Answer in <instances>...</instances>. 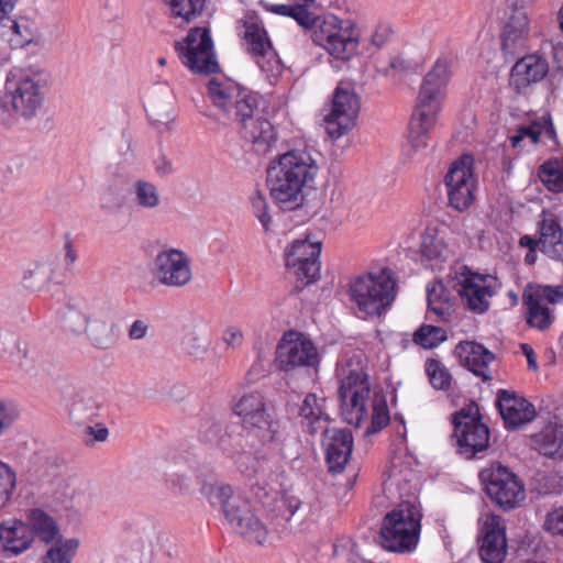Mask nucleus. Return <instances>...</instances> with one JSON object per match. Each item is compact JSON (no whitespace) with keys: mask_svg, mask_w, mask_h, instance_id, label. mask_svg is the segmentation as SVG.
Masks as SVG:
<instances>
[{"mask_svg":"<svg viewBox=\"0 0 563 563\" xmlns=\"http://www.w3.org/2000/svg\"><path fill=\"white\" fill-rule=\"evenodd\" d=\"M252 206L255 212L256 218L263 225L265 232L269 231V224L272 221L271 216L268 214V206L264 196L260 192L256 194L252 199Z\"/></svg>","mask_w":563,"mask_h":563,"instance_id":"52","label":"nucleus"},{"mask_svg":"<svg viewBox=\"0 0 563 563\" xmlns=\"http://www.w3.org/2000/svg\"><path fill=\"white\" fill-rule=\"evenodd\" d=\"M389 68L393 69L394 74H399L400 77L416 71V67L401 57L393 58L389 63Z\"/></svg>","mask_w":563,"mask_h":563,"instance_id":"58","label":"nucleus"},{"mask_svg":"<svg viewBox=\"0 0 563 563\" xmlns=\"http://www.w3.org/2000/svg\"><path fill=\"white\" fill-rule=\"evenodd\" d=\"M343 373L344 377L338 388L341 416L346 423L360 427L367 413L366 402L371 394L369 376L358 355L350 358Z\"/></svg>","mask_w":563,"mask_h":563,"instance_id":"7","label":"nucleus"},{"mask_svg":"<svg viewBox=\"0 0 563 563\" xmlns=\"http://www.w3.org/2000/svg\"><path fill=\"white\" fill-rule=\"evenodd\" d=\"M201 494L212 506H219L232 528L249 543L265 545L268 530L254 515L250 503L230 485L203 484Z\"/></svg>","mask_w":563,"mask_h":563,"instance_id":"4","label":"nucleus"},{"mask_svg":"<svg viewBox=\"0 0 563 563\" xmlns=\"http://www.w3.org/2000/svg\"><path fill=\"white\" fill-rule=\"evenodd\" d=\"M531 448L547 457L562 459L563 424L549 423L539 432L532 434Z\"/></svg>","mask_w":563,"mask_h":563,"instance_id":"33","label":"nucleus"},{"mask_svg":"<svg viewBox=\"0 0 563 563\" xmlns=\"http://www.w3.org/2000/svg\"><path fill=\"white\" fill-rule=\"evenodd\" d=\"M538 230L541 252L554 261L563 262V229L558 218L542 210Z\"/></svg>","mask_w":563,"mask_h":563,"instance_id":"28","label":"nucleus"},{"mask_svg":"<svg viewBox=\"0 0 563 563\" xmlns=\"http://www.w3.org/2000/svg\"><path fill=\"white\" fill-rule=\"evenodd\" d=\"M266 407L265 398L262 394L255 391L244 395L235 405L234 411L242 418V421L246 418L255 415Z\"/></svg>","mask_w":563,"mask_h":563,"instance_id":"45","label":"nucleus"},{"mask_svg":"<svg viewBox=\"0 0 563 563\" xmlns=\"http://www.w3.org/2000/svg\"><path fill=\"white\" fill-rule=\"evenodd\" d=\"M451 66L452 60L449 57H439L420 85L407 135L413 152H420L428 146L430 131L442 110V101L452 75Z\"/></svg>","mask_w":563,"mask_h":563,"instance_id":"2","label":"nucleus"},{"mask_svg":"<svg viewBox=\"0 0 563 563\" xmlns=\"http://www.w3.org/2000/svg\"><path fill=\"white\" fill-rule=\"evenodd\" d=\"M543 527L553 536H563V507L555 508L549 512Z\"/></svg>","mask_w":563,"mask_h":563,"instance_id":"53","label":"nucleus"},{"mask_svg":"<svg viewBox=\"0 0 563 563\" xmlns=\"http://www.w3.org/2000/svg\"><path fill=\"white\" fill-rule=\"evenodd\" d=\"M166 476V481L179 489L188 488L191 482V472L184 464L172 467Z\"/></svg>","mask_w":563,"mask_h":563,"instance_id":"51","label":"nucleus"},{"mask_svg":"<svg viewBox=\"0 0 563 563\" xmlns=\"http://www.w3.org/2000/svg\"><path fill=\"white\" fill-rule=\"evenodd\" d=\"M24 522L30 529L32 543L38 540L48 545L63 536L57 520L42 508L29 509Z\"/></svg>","mask_w":563,"mask_h":563,"instance_id":"29","label":"nucleus"},{"mask_svg":"<svg viewBox=\"0 0 563 563\" xmlns=\"http://www.w3.org/2000/svg\"><path fill=\"white\" fill-rule=\"evenodd\" d=\"M184 343L186 344L188 352L195 356L203 354L208 349L207 339L201 335H195L194 332L185 338Z\"/></svg>","mask_w":563,"mask_h":563,"instance_id":"56","label":"nucleus"},{"mask_svg":"<svg viewBox=\"0 0 563 563\" xmlns=\"http://www.w3.org/2000/svg\"><path fill=\"white\" fill-rule=\"evenodd\" d=\"M350 296L360 311L379 318L387 309V266L357 277L350 287Z\"/></svg>","mask_w":563,"mask_h":563,"instance_id":"14","label":"nucleus"},{"mask_svg":"<svg viewBox=\"0 0 563 563\" xmlns=\"http://www.w3.org/2000/svg\"><path fill=\"white\" fill-rule=\"evenodd\" d=\"M319 172L317 162L305 150H291L279 155L267 168L271 196L284 210H294L303 202V187L314 181Z\"/></svg>","mask_w":563,"mask_h":563,"instance_id":"3","label":"nucleus"},{"mask_svg":"<svg viewBox=\"0 0 563 563\" xmlns=\"http://www.w3.org/2000/svg\"><path fill=\"white\" fill-rule=\"evenodd\" d=\"M518 132L523 134V137H530L532 143H538L540 135L542 134L541 123L532 122L530 125H520Z\"/></svg>","mask_w":563,"mask_h":563,"instance_id":"60","label":"nucleus"},{"mask_svg":"<svg viewBox=\"0 0 563 563\" xmlns=\"http://www.w3.org/2000/svg\"><path fill=\"white\" fill-rule=\"evenodd\" d=\"M496 280L492 276L477 274L464 267L453 288L471 311L483 313L489 308Z\"/></svg>","mask_w":563,"mask_h":563,"instance_id":"18","label":"nucleus"},{"mask_svg":"<svg viewBox=\"0 0 563 563\" xmlns=\"http://www.w3.org/2000/svg\"><path fill=\"white\" fill-rule=\"evenodd\" d=\"M428 311L439 320L448 321L455 305L454 289H450L443 280L434 279L427 287Z\"/></svg>","mask_w":563,"mask_h":563,"instance_id":"32","label":"nucleus"},{"mask_svg":"<svg viewBox=\"0 0 563 563\" xmlns=\"http://www.w3.org/2000/svg\"><path fill=\"white\" fill-rule=\"evenodd\" d=\"M354 548L355 543L351 540H341L333 544V555L335 558L346 556V559L352 563H357L353 555Z\"/></svg>","mask_w":563,"mask_h":563,"instance_id":"57","label":"nucleus"},{"mask_svg":"<svg viewBox=\"0 0 563 563\" xmlns=\"http://www.w3.org/2000/svg\"><path fill=\"white\" fill-rule=\"evenodd\" d=\"M13 110L24 119L36 115L44 101V92L38 80L30 76L16 78L10 74L5 82Z\"/></svg>","mask_w":563,"mask_h":563,"instance_id":"19","label":"nucleus"},{"mask_svg":"<svg viewBox=\"0 0 563 563\" xmlns=\"http://www.w3.org/2000/svg\"><path fill=\"white\" fill-rule=\"evenodd\" d=\"M85 427V434L91 435L93 441L103 442L107 440L109 435V430L102 423H96V426H91L88 423Z\"/></svg>","mask_w":563,"mask_h":563,"instance_id":"59","label":"nucleus"},{"mask_svg":"<svg viewBox=\"0 0 563 563\" xmlns=\"http://www.w3.org/2000/svg\"><path fill=\"white\" fill-rule=\"evenodd\" d=\"M154 164L156 173L162 177H166L174 173L173 163L165 155H159L155 159Z\"/></svg>","mask_w":563,"mask_h":563,"instance_id":"62","label":"nucleus"},{"mask_svg":"<svg viewBox=\"0 0 563 563\" xmlns=\"http://www.w3.org/2000/svg\"><path fill=\"white\" fill-rule=\"evenodd\" d=\"M473 165V156L463 154L451 164L444 177L449 205L459 212L467 210L475 200L476 178Z\"/></svg>","mask_w":563,"mask_h":563,"instance_id":"15","label":"nucleus"},{"mask_svg":"<svg viewBox=\"0 0 563 563\" xmlns=\"http://www.w3.org/2000/svg\"><path fill=\"white\" fill-rule=\"evenodd\" d=\"M530 35V19L522 8L510 9L500 34V46L504 54L516 55L526 48Z\"/></svg>","mask_w":563,"mask_h":563,"instance_id":"25","label":"nucleus"},{"mask_svg":"<svg viewBox=\"0 0 563 563\" xmlns=\"http://www.w3.org/2000/svg\"><path fill=\"white\" fill-rule=\"evenodd\" d=\"M549 73V64L544 57L534 53L519 58L510 69L509 86L517 93H526L527 89L543 80Z\"/></svg>","mask_w":563,"mask_h":563,"instance_id":"23","label":"nucleus"},{"mask_svg":"<svg viewBox=\"0 0 563 563\" xmlns=\"http://www.w3.org/2000/svg\"><path fill=\"white\" fill-rule=\"evenodd\" d=\"M325 462L332 474L342 473L353 451V435L349 429H324Z\"/></svg>","mask_w":563,"mask_h":563,"instance_id":"24","label":"nucleus"},{"mask_svg":"<svg viewBox=\"0 0 563 563\" xmlns=\"http://www.w3.org/2000/svg\"><path fill=\"white\" fill-rule=\"evenodd\" d=\"M16 485L15 473L0 461V508L4 507L11 499Z\"/></svg>","mask_w":563,"mask_h":563,"instance_id":"48","label":"nucleus"},{"mask_svg":"<svg viewBox=\"0 0 563 563\" xmlns=\"http://www.w3.org/2000/svg\"><path fill=\"white\" fill-rule=\"evenodd\" d=\"M496 406L508 430H516L536 418L532 402L514 391L499 389Z\"/></svg>","mask_w":563,"mask_h":563,"instance_id":"21","label":"nucleus"},{"mask_svg":"<svg viewBox=\"0 0 563 563\" xmlns=\"http://www.w3.org/2000/svg\"><path fill=\"white\" fill-rule=\"evenodd\" d=\"M64 329L75 335L86 334L98 349H108L114 342L111 308L101 300L86 303L82 310L68 307L64 314Z\"/></svg>","mask_w":563,"mask_h":563,"instance_id":"6","label":"nucleus"},{"mask_svg":"<svg viewBox=\"0 0 563 563\" xmlns=\"http://www.w3.org/2000/svg\"><path fill=\"white\" fill-rule=\"evenodd\" d=\"M245 428L257 429L265 444L278 451L283 456H286L285 443L289 435L287 428L280 420L273 418L266 410V407H264L261 411L246 418L242 426H230L225 434L220 438L219 446L229 457L242 456L249 448L247 440L242 433Z\"/></svg>","mask_w":563,"mask_h":563,"instance_id":"5","label":"nucleus"},{"mask_svg":"<svg viewBox=\"0 0 563 563\" xmlns=\"http://www.w3.org/2000/svg\"><path fill=\"white\" fill-rule=\"evenodd\" d=\"M540 123H541L542 133H544V135L549 140L553 141L554 143H558L556 131H555V128H554V124H553L550 113L544 114L541 118Z\"/></svg>","mask_w":563,"mask_h":563,"instance_id":"63","label":"nucleus"},{"mask_svg":"<svg viewBox=\"0 0 563 563\" xmlns=\"http://www.w3.org/2000/svg\"><path fill=\"white\" fill-rule=\"evenodd\" d=\"M153 275L162 285L185 286L191 280L189 257L177 249L162 251L154 260Z\"/></svg>","mask_w":563,"mask_h":563,"instance_id":"20","label":"nucleus"},{"mask_svg":"<svg viewBox=\"0 0 563 563\" xmlns=\"http://www.w3.org/2000/svg\"><path fill=\"white\" fill-rule=\"evenodd\" d=\"M148 325L143 320H135L129 329V338L131 340H141L147 333Z\"/></svg>","mask_w":563,"mask_h":563,"instance_id":"64","label":"nucleus"},{"mask_svg":"<svg viewBox=\"0 0 563 563\" xmlns=\"http://www.w3.org/2000/svg\"><path fill=\"white\" fill-rule=\"evenodd\" d=\"M244 38L249 46V53L262 70H268L264 59L276 57V52L265 27L257 21L250 19L244 21Z\"/></svg>","mask_w":563,"mask_h":563,"instance_id":"30","label":"nucleus"},{"mask_svg":"<svg viewBox=\"0 0 563 563\" xmlns=\"http://www.w3.org/2000/svg\"><path fill=\"white\" fill-rule=\"evenodd\" d=\"M419 504L404 500L389 511V553L410 555L418 549L422 531Z\"/></svg>","mask_w":563,"mask_h":563,"instance_id":"8","label":"nucleus"},{"mask_svg":"<svg viewBox=\"0 0 563 563\" xmlns=\"http://www.w3.org/2000/svg\"><path fill=\"white\" fill-rule=\"evenodd\" d=\"M539 178L552 192L563 191V159H549L539 168Z\"/></svg>","mask_w":563,"mask_h":563,"instance_id":"40","label":"nucleus"},{"mask_svg":"<svg viewBox=\"0 0 563 563\" xmlns=\"http://www.w3.org/2000/svg\"><path fill=\"white\" fill-rule=\"evenodd\" d=\"M128 202L126 189L123 185L111 184L100 195V209L110 216L118 214Z\"/></svg>","mask_w":563,"mask_h":563,"instance_id":"38","label":"nucleus"},{"mask_svg":"<svg viewBox=\"0 0 563 563\" xmlns=\"http://www.w3.org/2000/svg\"><path fill=\"white\" fill-rule=\"evenodd\" d=\"M175 51L183 64L195 74L210 75L219 70L213 42L207 27L191 29L183 42H175Z\"/></svg>","mask_w":563,"mask_h":563,"instance_id":"12","label":"nucleus"},{"mask_svg":"<svg viewBox=\"0 0 563 563\" xmlns=\"http://www.w3.org/2000/svg\"><path fill=\"white\" fill-rule=\"evenodd\" d=\"M454 354L462 366L482 378L484 383L492 382L489 365L495 361V354L482 343L462 341L455 346Z\"/></svg>","mask_w":563,"mask_h":563,"instance_id":"26","label":"nucleus"},{"mask_svg":"<svg viewBox=\"0 0 563 563\" xmlns=\"http://www.w3.org/2000/svg\"><path fill=\"white\" fill-rule=\"evenodd\" d=\"M302 507L301 500L292 495L283 496L276 505L279 517L285 521H289Z\"/></svg>","mask_w":563,"mask_h":563,"instance_id":"50","label":"nucleus"},{"mask_svg":"<svg viewBox=\"0 0 563 563\" xmlns=\"http://www.w3.org/2000/svg\"><path fill=\"white\" fill-rule=\"evenodd\" d=\"M492 503L504 511L516 509L526 498L522 481L509 467L493 463L479 473Z\"/></svg>","mask_w":563,"mask_h":563,"instance_id":"10","label":"nucleus"},{"mask_svg":"<svg viewBox=\"0 0 563 563\" xmlns=\"http://www.w3.org/2000/svg\"><path fill=\"white\" fill-rule=\"evenodd\" d=\"M446 331L441 327L422 324L413 333V342L423 349H433L446 340Z\"/></svg>","mask_w":563,"mask_h":563,"instance_id":"42","label":"nucleus"},{"mask_svg":"<svg viewBox=\"0 0 563 563\" xmlns=\"http://www.w3.org/2000/svg\"><path fill=\"white\" fill-rule=\"evenodd\" d=\"M426 373L430 384L435 389L448 390L450 388L452 376L440 361L429 358L426 362Z\"/></svg>","mask_w":563,"mask_h":563,"instance_id":"44","label":"nucleus"},{"mask_svg":"<svg viewBox=\"0 0 563 563\" xmlns=\"http://www.w3.org/2000/svg\"><path fill=\"white\" fill-rule=\"evenodd\" d=\"M170 7L174 16H179L190 23L203 12L206 0H163Z\"/></svg>","mask_w":563,"mask_h":563,"instance_id":"41","label":"nucleus"},{"mask_svg":"<svg viewBox=\"0 0 563 563\" xmlns=\"http://www.w3.org/2000/svg\"><path fill=\"white\" fill-rule=\"evenodd\" d=\"M290 18L305 29L312 27L316 22L313 14L303 4H294Z\"/></svg>","mask_w":563,"mask_h":563,"instance_id":"55","label":"nucleus"},{"mask_svg":"<svg viewBox=\"0 0 563 563\" xmlns=\"http://www.w3.org/2000/svg\"><path fill=\"white\" fill-rule=\"evenodd\" d=\"M145 110L150 120L155 123L167 124L173 121V92L169 87L159 86L158 92L147 100Z\"/></svg>","mask_w":563,"mask_h":563,"instance_id":"35","label":"nucleus"},{"mask_svg":"<svg viewBox=\"0 0 563 563\" xmlns=\"http://www.w3.org/2000/svg\"><path fill=\"white\" fill-rule=\"evenodd\" d=\"M454 433L459 452L467 459L485 451L489 445V429L482 422L475 404L453 415Z\"/></svg>","mask_w":563,"mask_h":563,"instance_id":"13","label":"nucleus"},{"mask_svg":"<svg viewBox=\"0 0 563 563\" xmlns=\"http://www.w3.org/2000/svg\"><path fill=\"white\" fill-rule=\"evenodd\" d=\"M30 529L24 520L8 519L0 522V554L7 559L18 556L32 547Z\"/></svg>","mask_w":563,"mask_h":563,"instance_id":"27","label":"nucleus"},{"mask_svg":"<svg viewBox=\"0 0 563 563\" xmlns=\"http://www.w3.org/2000/svg\"><path fill=\"white\" fill-rule=\"evenodd\" d=\"M321 242H311L309 239L295 240L285 251V263L292 268L301 288L320 278Z\"/></svg>","mask_w":563,"mask_h":563,"instance_id":"17","label":"nucleus"},{"mask_svg":"<svg viewBox=\"0 0 563 563\" xmlns=\"http://www.w3.org/2000/svg\"><path fill=\"white\" fill-rule=\"evenodd\" d=\"M419 253L422 258L435 261L445 257L446 247L442 239L426 233L421 235Z\"/></svg>","mask_w":563,"mask_h":563,"instance_id":"47","label":"nucleus"},{"mask_svg":"<svg viewBox=\"0 0 563 563\" xmlns=\"http://www.w3.org/2000/svg\"><path fill=\"white\" fill-rule=\"evenodd\" d=\"M479 555L484 563H503L507 555L506 527L500 516L490 514L482 526Z\"/></svg>","mask_w":563,"mask_h":563,"instance_id":"22","label":"nucleus"},{"mask_svg":"<svg viewBox=\"0 0 563 563\" xmlns=\"http://www.w3.org/2000/svg\"><path fill=\"white\" fill-rule=\"evenodd\" d=\"M323 47L338 59H349L357 48V41L352 36H344L339 32L328 33Z\"/></svg>","mask_w":563,"mask_h":563,"instance_id":"39","label":"nucleus"},{"mask_svg":"<svg viewBox=\"0 0 563 563\" xmlns=\"http://www.w3.org/2000/svg\"><path fill=\"white\" fill-rule=\"evenodd\" d=\"M18 415L12 404L0 400V435L12 426Z\"/></svg>","mask_w":563,"mask_h":563,"instance_id":"54","label":"nucleus"},{"mask_svg":"<svg viewBox=\"0 0 563 563\" xmlns=\"http://www.w3.org/2000/svg\"><path fill=\"white\" fill-rule=\"evenodd\" d=\"M101 402L92 395L78 393L68 408V418L71 423L84 427L92 423L100 416Z\"/></svg>","mask_w":563,"mask_h":563,"instance_id":"34","label":"nucleus"},{"mask_svg":"<svg viewBox=\"0 0 563 563\" xmlns=\"http://www.w3.org/2000/svg\"><path fill=\"white\" fill-rule=\"evenodd\" d=\"M135 202L142 209H154L161 199L157 187L146 180H137L134 185Z\"/></svg>","mask_w":563,"mask_h":563,"instance_id":"43","label":"nucleus"},{"mask_svg":"<svg viewBox=\"0 0 563 563\" xmlns=\"http://www.w3.org/2000/svg\"><path fill=\"white\" fill-rule=\"evenodd\" d=\"M320 357L313 342L303 333L290 330L283 334L276 346V367L287 374L317 368Z\"/></svg>","mask_w":563,"mask_h":563,"instance_id":"11","label":"nucleus"},{"mask_svg":"<svg viewBox=\"0 0 563 563\" xmlns=\"http://www.w3.org/2000/svg\"><path fill=\"white\" fill-rule=\"evenodd\" d=\"M563 302V286L528 283L522 291V312L527 325L544 332L555 321L554 306Z\"/></svg>","mask_w":563,"mask_h":563,"instance_id":"9","label":"nucleus"},{"mask_svg":"<svg viewBox=\"0 0 563 563\" xmlns=\"http://www.w3.org/2000/svg\"><path fill=\"white\" fill-rule=\"evenodd\" d=\"M124 529L135 537L150 554L154 543L158 541V531L156 525L144 517L135 518L124 522Z\"/></svg>","mask_w":563,"mask_h":563,"instance_id":"36","label":"nucleus"},{"mask_svg":"<svg viewBox=\"0 0 563 563\" xmlns=\"http://www.w3.org/2000/svg\"><path fill=\"white\" fill-rule=\"evenodd\" d=\"M243 334L242 331L235 327H230L223 334V341L228 346H239L242 343Z\"/></svg>","mask_w":563,"mask_h":563,"instance_id":"61","label":"nucleus"},{"mask_svg":"<svg viewBox=\"0 0 563 563\" xmlns=\"http://www.w3.org/2000/svg\"><path fill=\"white\" fill-rule=\"evenodd\" d=\"M24 279L29 288L37 289L51 280V269L45 264L37 263L25 273Z\"/></svg>","mask_w":563,"mask_h":563,"instance_id":"49","label":"nucleus"},{"mask_svg":"<svg viewBox=\"0 0 563 563\" xmlns=\"http://www.w3.org/2000/svg\"><path fill=\"white\" fill-rule=\"evenodd\" d=\"M79 540L76 538L58 539L41 558V563H71L77 554Z\"/></svg>","mask_w":563,"mask_h":563,"instance_id":"37","label":"nucleus"},{"mask_svg":"<svg viewBox=\"0 0 563 563\" xmlns=\"http://www.w3.org/2000/svg\"><path fill=\"white\" fill-rule=\"evenodd\" d=\"M372 407L371 424L367 427L365 435L374 434L387 426V400L385 396L375 393Z\"/></svg>","mask_w":563,"mask_h":563,"instance_id":"46","label":"nucleus"},{"mask_svg":"<svg viewBox=\"0 0 563 563\" xmlns=\"http://www.w3.org/2000/svg\"><path fill=\"white\" fill-rule=\"evenodd\" d=\"M361 109V101L351 84L341 81L333 93L332 108L327 115V131L332 139H339L351 131Z\"/></svg>","mask_w":563,"mask_h":563,"instance_id":"16","label":"nucleus"},{"mask_svg":"<svg viewBox=\"0 0 563 563\" xmlns=\"http://www.w3.org/2000/svg\"><path fill=\"white\" fill-rule=\"evenodd\" d=\"M208 95L213 104L241 124V135L252 143L257 154H266L277 141V133L271 121L260 109L261 98L233 84H223L211 79Z\"/></svg>","mask_w":563,"mask_h":563,"instance_id":"1","label":"nucleus"},{"mask_svg":"<svg viewBox=\"0 0 563 563\" xmlns=\"http://www.w3.org/2000/svg\"><path fill=\"white\" fill-rule=\"evenodd\" d=\"M325 401L327 399L324 397H319L314 393L307 394L302 401L299 416L301 417L302 424L310 434H316L319 431L322 432L324 429H328L330 416L327 412Z\"/></svg>","mask_w":563,"mask_h":563,"instance_id":"31","label":"nucleus"}]
</instances>
